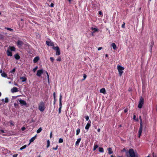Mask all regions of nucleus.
Masks as SVG:
<instances>
[{
	"mask_svg": "<svg viewBox=\"0 0 157 157\" xmlns=\"http://www.w3.org/2000/svg\"><path fill=\"white\" fill-rule=\"evenodd\" d=\"M100 92L101 93H103V94H106V90L105 88H102L100 89Z\"/></svg>",
	"mask_w": 157,
	"mask_h": 157,
	"instance_id": "nucleus-20",
	"label": "nucleus"
},
{
	"mask_svg": "<svg viewBox=\"0 0 157 157\" xmlns=\"http://www.w3.org/2000/svg\"><path fill=\"white\" fill-rule=\"evenodd\" d=\"M91 124H90V123H87L85 127V129L86 130H88Z\"/></svg>",
	"mask_w": 157,
	"mask_h": 157,
	"instance_id": "nucleus-25",
	"label": "nucleus"
},
{
	"mask_svg": "<svg viewBox=\"0 0 157 157\" xmlns=\"http://www.w3.org/2000/svg\"><path fill=\"white\" fill-rule=\"evenodd\" d=\"M61 107H59V114L61 113Z\"/></svg>",
	"mask_w": 157,
	"mask_h": 157,
	"instance_id": "nucleus-44",
	"label": "nucleus"
},
{
	"mask_svg": "<svg viewBox=\"0 0 157 157\" xmlns=\"http://www.w3.org/2000/svg\"><path fill=\"white\" fill-rule=\"evenodd\" d=\"M154 43L153 41H151L149 44L150 47V51L151 53L152 52V48L153 45H154Z\"/></svg>",
	"mask_w": 157,
	"mask_h": 157,
	"instance_id": "nucleus-10",
	"label": "nucleus"
},
{
	"mask_svg": "<svg viewBox=\"0 0 157 157\" xmlns=\"http://www.w3.org/2000/svg\"><path fill=\"white\" fill-rule=\"evenodd\" d=\"M117 157H123V156H117Z\"/></svg>",
	"mask_w": 157,
	"mask_h": 157,
	"instance_id": "nucleus-64",
	"label": "nucleus"
},
{
	"mask_svg": "<svg viewBox=\"0 0 157 157\" xmlns=\"http://www.w3.org/2000/svg\"><path fill=\"white\" fill-rule=\"evenodd\" d=\"M97 131L98 132H99L100 131V129L99 128H98L97 129Z\"/></svg>",
	"mask_w": 157,
	"mask_h": 157,
	"instance_id": "nucleus-57",
	"label": "nucleus"
},
{
	"mask_svg": "<svg viewBox=\"0 0 157 157\" xmlns=\"http://www.w3.org/2000/svg\"><path fill=\"white\" fill-rule=\"evenodd\" d=\"M1 75L3 77L5 78H7L8 79H10V78L7 77V75L4 71H3V72L1 74Z\"/></svg>",
	"mask_w": 157,
	"mask_h": 157,
	"instance_id": "nucleus-13",
	"label": "nucleus"
},
{
	"mask_svg": "<svg viewBox=\"0 0 157 157\" xmlns=\"http://www.w3.org/2000/svg\"><path fill=\"white\" fill-rule=\"evenodd\" d=\"M2 102L3 103H8L9 102L8 98H5V101H4V99H2Z\"/></svg>",
	"mask_w": 157,
	"mask_h": 157,
	"instance_id": "nucleus-21",
	"label": "nucleus"
},
{
	"mask_svg": "<svg viewBox=\"0 0 157 157\" xmlns=\"http://www.w3.org/2000/svg\"><path fill=\"white\" fill-rule=\"evenodd\" d=\"M62 96L61 94L60 95L59 98V107H62Z\"/></svg>",
	"mask_w": 157,
	"mask_h": 157,
	"instance_id": "nucleus-12",
	"label": "nucleus"
},
{
	"mask_svg": "<svg viewBox=\"0 0 157 157\" xmlns=\"http://www.w3.org/2000/svg\"><path fill=\"white\" fill-rule=\"evenodd\" d=\"M46 74L47 75L48 80L49 81V75H48V72H46Z\"/></svg>",
	"mask_w": 157,
	"mask_h": 157,
	"instance_id": "nucleus-46",
	"label": "nucleus"
},
{
	"mask_svg": "<svg viewBox=\"0 0 157 157\" xmlns=\"http://www.w3.org/2000/svg\"><path fill=\"white\" fill-rule=\"evenodd\" d=\"M81 138H78L77 139V141L75 142V145L76 146H78L79 144V142L81 141Z\"/></svg>",
	"mask_w": 157,
	"mask_h": 157,
	"instance_id": "nucleus-16",
	"label": "nucleus"
},
{
	"mask_svg": "<svg viewBox=\"0 0 157 157\" xmlns=\"http://www.w3.org/2000/svg\"><path fill=\"white\" fill-rule=\"evenodd\" d=\"M58 145H57L56 147H53L52 148V149L54 150H56L58 149Z\"/></svg>",
	"mask_w": 157,
	"mask_h": 157,
	"instance_id": "nucleus-42",
	"label": "nucleus"
},
{
	"mask_svg": "<svg viewBox=\"0 0 157 157\" xmlns=\"http://www.w3.org/2000/svg\"><path fill=\"white\" fill-rule=\"evenodd\" d=\"M117 69L119 72V75L121 76L123 72V70L124 69V68L120 65H118Z\"/></svg>",
	"mask_w": 157,
	"mask_h": 157,
	"instance_id": "nucleus-3",
	"label": "nucleus"
},
{
	"mask_svg": "<svg viewBox=\"0 0 157 157\" xmlns=\"http://www.w3.org/2000/svg\"><path fill=\"white\" fill-rule=\"evenodd\" d=\"M80 132V129L79 128H78L76 131V134L77 135H78Z\"/></svg>",
	"mask_w": 157,
	"mask_h": 157,
	"instance_id": "nucleus-29",
	"label": "nucleus"
},
{
	"mask_svg": "<svg viewBox=\"0 0 157 157\" xmlns=\"http://www.w3.org/2000/svg\"><path fill=\"white\" fill-rule=\"evenodd\" d=\"M10 76H13V75L11 74V75H10Z\"/></svg>",
	"mask_w": 157,
	"mask_h": 157,
	"instance_id": "nucleus-60",
	"label": "nucleus"
},
{
	"mask_svg": "<svg viewBox=\"0 0 157 157\" xmlns=\"http://www.w3.org/2000/svg\"><path fill=\"white\" fill-rule=\"evenodd\" d=\"M0 132H1L2 133H5V132H4V130H3L1 129V130H0Z\"/></svg>",
	"mask_w": 157,
	"mask_h": 157,
	"instance_id": "nucleus-53",
	"label": "nucleus"
},
{
	"mask_svg": "<svg viewBox=\"0 0 157 157\" xmlns=\"http://www.w3.org/2000/svg\"><path fill=\"white\" fill-rule=\"evenodd\" d=\"M56 60L57 61H61V59L60 57H59Z\"/></svg>",
	"mask_w": 157,
	"mask_h": 157,
	"instance_id": "nucleus-43",
	"label": "nucleus"
},
{
	"mask_svg": "<svg viewBox=\"0 0 157 157\" xmlns=\"http://www.w3.org/2000/svg\"><path fill=\"white\" fill-rule=\"evenodd\" d=\"M43 71L42 69L39 70L37 71L36 75L40 77L41 75L43 73Z\"/></svg>",
	"mask_w": 157,
	"mask_h": 157,
	"instance_id": "nucleus-9",
	"label": "nucleus"
},
{
	"mask_svg": "<svg viewBox=\"0 0 157 157\" xmlns=\"http://www.w3.org/2000/svg\"><path fill=\"white\" fill-rule=\"evenodd\" d=\"M63 142V140L62 138H59V143H62Z\"/></svg>",
	"mask_w": 157,
	"mask_h": 157,
	"instance_id": "nucleus-36",
	"label": "nucleus"
},
{
	"mask_svg": "<svg viewBox=\"0 0 157 157\" xmlns=\"http://www.w3.org/2000/svg\"><path fill=\"white\" fill-rule=\"evenodd\" d=\"M50 60H51V62L52 63H53V62L54 60V58L53 57H51L50 58Z\"/></svg>",
	"mask_w": 157,
	"mask_h": 157,
	"instance_id": "nucleus-40",
	"label": "nucleus"
},
{
	"mask_svg": "<svg viewBox=\"0 0 157 157\" xmlns=\"http://www.w3.org/2000/svg\"><path fill=\"white\" fill-rule=\"evenodd\" d=\"M54 6V5L53 3H51V4L50 5V6L51 7H53Z\"/></svg>",
	"mask_w": 157,
	"mask_h": 157,
	"instance_id": "nucleus-50",
	"label": "nucleus"
},
{
	"mask_svg": "<svg viewBox=\"0 0 157 157\" xmlns=\"http://www.w3.org/2000/svg\"><path fill=\"white\" fill-rule=\"evenodd\" d=\"M45 103L44 102L41 101L38 105V109L40 111L43 112L45 108Z\"/></svg>",
	"mask_w": 157,
	"mask_h": 157,
	"instance_id": "nucleus-2",
	"label": "nucleus"
},
{
	"mask_svg": "<svg viewBox=\"0 0 157 157\" xmlns=\"http://www.w3.org/2000/svg\"><path fill=\"white\" fill-rule=\"evenodd\" d=\"M136 116L135 115H134L133 116V119L134 120H135L136 119Z\"/></svg>",
	"mask_w": 157,
	"mask_h": 157,
	"instance_id": "nucleus-55",
	"label": "nucleus"
},
{
	"mask_svg": "<svg viewBox=\"0 0 157 157\" xmlns=\"http://www.w3.org/2000/svg\"><path fill=\"white\" fill-rule=\"evenodd\" d=\"M98 147V145H94V148H93V150L94 151L95 150H96V149Z\"/></svg>",
	"mask_w": 157,
	"mask_h": 157,
	"instance_id": "nucleus-31",
	"label": "nucleus"
},
{
	"mask_svg": "<svg viewBox=\"0 0 157 157\" xmlns=\"http://www.w3.org/2000/svg\"><path fill=\"white\" fill-rule=\"evenodd\" d=\"M83 79H82V80H84L86 78L87 76L86 74H83Z\"/></svg>",
	"mask_w": 157,
	"mask_h": 157,
	"instance_id": "nucleus-39",
	"label": "nucleus"
},
{
	"mask_svg": "<svg viewBox=\"0 0 157 157\" xmlns=\"http://www.w3.org/2000/svg\"><path fill=\"white\" fill-rule=\"evenodd\" d=\"M88 123H90V124L91 123V121H90V120H89V121L88 122Z\"/></svg>",
	"mask_w": 157,
	"mask_h": 157,
	"instance_id": "nucleus-59",
	"label": "nucleus"
},
{
	"mask_svg": "<svg viewBox=\"0 0 157 157\" xmlns=\"http://www.w3.org/2000/svg\"><path fill=\"white\" fill-rule=\"evenodd\" d=\"M99 151L101 152H104V149L103 147H100L99 148Z\"/></svg>",
	"mask_w": 157,
	"mask_h": 157,
	"instance_id": "nucleus-28",
	"label": "nucleus"
},
{
	"mask_svg": "<svg viewBox=\"0 0 157 157\" xmlns=\"http://www.w3.org/2000/svg\"><path fill=\"white\" fill-rule=\"evenodd\" d=\"M16 70L15 68H13L12 70H11L10 71L9 74H10L11 73V74H14L16 71Z\"/></svg>",
	"mask_w": 157,
	"mask_h": 157,
	"instance_id": "nucleus-27",
	"label": "nucleus"
},
{
	"mask_svg": "<svg viewBox=\"0 0 157 157\" xmlns=\"http://www.w3.org/2000/svg\"><path fill=\"white\" fill-rule=\"evenodd\" d=\"M121 27L123 28H125V24L124 22L122 24Z\"/></svg>",
	"mask_w": 157,
	"mask_h": 157,
	"instance_id": "nucleus-41",
	"label": "nucleus"
},
{
	"mask_svg": "<svg viewBox=\"0 0 157 157\" xmlns=\"http://www.w3.org/2000/svg\"><path fill=\"white\" fill-rule=\"evenodd\" d=\"M39 59V58L38 56H36L33 59V62L34 63H36L38 62V60Z\"/></svg>",
	"mask_w": 157,
	"mask_h": 157,
	"instance_id": "nucleus-23",
	"label": "nucleus"
},
{
	"mask_svg": "<svg viewBox=\"0 0 157 157\" xmlns=\"http://www.w3.org/2000/svg\"><path fill=\"white\" fill-rule=\"evenodd\" d=\"M16 44L19 48H20L24 44V43L22 41L18 40L16 42Z\"/></svg>",
	"mask_w": 157,
	"mask_h": 157,
	"instance_id": "nucleus-6",
	"label": "nucleus"
},
{
	"mask_svg": "<svg viewBox=\"0 0 157 157\" xmlns=\"http://www.w3.org/2000/svg\"><path fill=\"white\" fill-rule=\"evenodd\" d=\"M18 100H19L20 103L21 105V106L26 105L27 104L26 101H25L24 100H22L21 99H20L19 100L18 99Z\"/></svg>",
	"mask_w": 157,
	"mask_h": 157,
	"instance_id": "nucleus-7",
	"label": "nucleus"
},
{
	"mask_svg": "<svg viewBox=\"0 0 157 157\" xmlns=\"http://www.w3.org/2000/svg\"><path fill=\"white\" fill-rule=\"evenodd\" d=\"M2 70L0 69V73H2Z\"/></svg>",
	"mask_w": 157,
	"mask_h": 157,
	"instance_id": "nucleus-58",
	"label": "nucleus"
},
{
	"mask_svg": "<svg viewBox=\"0 0 157 157\" xmlns=\"http://www.w3.org/2000/svg\"><path fill=\"white\" fill-rule=\"evenodd\" d=\"M128 110L127 109H126L124 110V113H126L128 112Z\"/></svg>",
	"mask_w": 157,
	"mask_h": 157,
	"instance_id": "nucleus-54",
	"label": "nucleus"
},
{
	"mask_svg": "<svg viewBox=\"0 0 157 157\" xmlns=\"http://www.w3.org/2000/svg\"><path fill=\"white\" fill-rule=\"evenodd\" d=\"M8 49L11 51H15L16 50V48L14 46H9Z\"/></svg>",
	"mask_w": 157,
	"mask_h": 157,
	"instance_id": "nucleus-14",
	"label": "nucleus"
},
{
	"mask_svg": "<svg viewBox=\"0 0 157 157\" xmlns=\"http://www.w3.org/2000/svg\"><path fill=\"white\" fill-rule=\"evenodd\" d=\"M42 130V128L41 127H40L37 130L36 132L37 133H39Z\"/></svg>",
	"mask_w": 157,
	"mask_h": 157,
	"instance_id": "nucleus-33",
	"label": "nucleus"
},
{
	"mask_svg": "<svg viewBox=\"0 0 157 157\" xmlns=\"http://www.w3.org/2000/svg\"><path fill=\"white\" fill-rule=\"evenodd\" d=\"M52 132H51L50 134V137L51 138L52 136Z\"/></svg>",
	"mask_w": 157,
	"mask_h": 157,
	"instance_id": "nucleus-56",
	"label": "nucleus"
},
{
	"mask_svg": "<svg viewBox=\"0 0 157 157\" xmlns=\"http://www.w3.org/2000/svg\"><path fill=\"white\" fill-rule=\"evenodd\" d=\"M11 92L13 93L17 92L18 91V89L16 87H13L11 90Z\"/></svg>",
	"mask_w": 157,
	"mask_h": 157,
	"instance_id": "nucleus-11",
	"label": "nucleus"
},
{
	"mask_svg": "<svg viewBox=\"0 0 157 157\" xmlns=\"http://www.w3.org/2000/svg\"><path fill=\"white\" fill-rule=\"evenodd\" d=\"M144 98H142V97H141L140 98V101H139V104L138 105V107L139 108L141 109L142 107L144 105Z\"/></svg>",
	"mask_w": 157,
	"mask_h": 157,
	"instance_id": "nucleus-4",
	"label": "nucleus"
},
{
	"mask_svg": "<svg viewBox=\"0 0 157 157\" xmlns=\"http://www.w3.org/2000/svg\"><path fill=\"white\" fill-rule=\"evenodd\" d=\"M98 13L100 15H102V13L101 11H99L98 12Z\"/></svg>",
	"mask_w": 157,
	"mask_h": 157,
	"instance_id": "nucleus-48",
	"label": "nucleus"
},
{
	"mask_svg": "<svg viewBox=\"0 0 157 157\" xmlns=\"http://www.w3.org/2000/svg\"><path fill=\"white\" fill-rule=\"evenodd\" d=\"M52 48L56 51V55H59L60 54V50L58 46L53 47Z\"/></svg>",
	"mask_w": 157,
	"mask_h": 157,
	"instance_id": "nucleus-5",
	"label": "nucleus"
},
{
	"mask_svg": "<svg viewBox=\"0 0 157 157\" xmlns=\"http://www.w3.org/2000/svg\"><path fill=\"white\" fill-rule=\"evenodd\" d=\"M14 57L17 60H18L20 58V56L18 53H17L15 55H14Z\"/></svg>",
	"mask_w": 157,
	"mask_h": 157,
	"instance_id": "nucleus-18",
	"label": "nucleus"
},
{
	"mask_svg": "<svg viewBox=\"0 0 157 157\" xmlns=\"http://www.w3.org/2000/svg\"><path fill=\"white\" fill-rule=\"evenodd\" d=\"M53 97H54V99H56V94H55V92L53 93Z\"/></svg>",
	"mask_w": 157,
	"mask_h": 157,
	"instance_id": "nucleus-49",
	"label": "nucleus"
},
{
	"mask_svg": "<svg viewBox=\"0 0 157 157\" xmlns=\"http://www.w3.org/2000/svg\"><path fill=\"white\" fill-rule=\"evenodd\" d=\"M111 157H115V156H113V155H111Z\"/></svg>",
	"mask_w": 157,
	"mask_h": 157,
	"instance_id": "nucleus-61",
	"label": "nucleus"
},
{
	"mask_svg": "<svg viewBox=\"0 0 157 157\" xmlns=\"http://www.w3.org/2000/svg\"><path fill=\"white\" fill-rule=\"evenodd\" d=\"M139 118L140 119V127L138 131V137L139 138L140 137L142 131V129L143 128V123L142 122V120L141 118V116H140Z\"/></svg>",
	"mask_w": 157,
	"mask_h": 157,
	"instance_id": "nucleus-1",
	"label": "nucleus"
},
{
	"mask_svg": "<svg viewBox=\"0 0 157 157\" xmlns=\"http://www.w3.org/2000/svg\"><path fill=\"white\" fill-rule=\"evenodd\" d=\"M46 44L48 46H52L53 47H55L54 46V44L53 42H52L50 41H46Z\"/></svg>",
	"mask_w": 157,
	"mask_h": 157,
	"instance_id": "nucleus-8",
	"label": "nucleus"
},
{
	"mask_svg": "<svg viewBox=\"0 0 157 157\" xmlns=\"http://www.w3.org/2000/svg\"><path fill=\"white\" fill-rule=\"evenodd\" d=\"M38 68V67L37 66H36L33 69V71L34 72H35V71Z\"/></svg>",
	"mask_w": 157,
	"mask_h": 157,
	"instance_id": "nucleus-37",
	"label": "nucleus"
},
{
	"mask_svg": "<svg viewBox=\"0 0 157 157\" xmlns=\"http://www.w3.org/2000/svg\"><path fill=\"white\" fill-rule=\"evenodd\" d=\"M21 79H22V82H26L27 81V78L26 77H21L20 78Z\"/></svg>",
	"mask_w": 157,
	"mask_h": 157,
	"instance_id": "nucleus-17",
	"label": "nucleus"
},
{
	"mask_svg": "<svg viewBox=\"0 0 157 157\" xmlns=\"http://www.w3.org/2000/svg\"><path fill=\"white\" fill-rule=\"evenodd\" d=\"M25 129H26L25 128L23 127L21 128V129L22 131H24Z\"/></svg>",
	"mask_w": 157,
	"mask_h": 157,
	"instance_id": "nucleus-47",
	"label": "nucleus"
},
{
	"mask_svg": "<svg viewBox=\"0 0 157 157\" xmlns=\"http://www.w3.org/2000/svg\"><path fill=\"white\" fill-rule=\"evenodd\" d=\"M85 118L86 120L87 121L89 119V117L88 116H85Z\"/></svg>",
	"mask_w": 157,
	"mask_h": 157,
	"instance_id": "nucleus-45",
	"label": "nucleus"
},
{
	"mask_svg": "<svg viewBox=\"0 0 157 157\" xmlns=\"http://www.w3.org/2000/svg\"><path fill=\"white\" fill-rule=\"evenodd\" d=\"M18 155L17 154H14L13 155V157H17Z\"/></svg>",
	"mask_w": 157,
	"mask_h": 157,
	"instance_id": "nucleus-51",
	"label": "nucleus"
},
{
	"mask_svg": "<svg viewBox=\"0 0 157 157\" xmlns=\"http://www.w3.org/2000/svg\"><path fill=\"white\" fill-rule=\"evenodd\" d=\"M7 55L8 56H12V52L9 49L7 51Z\"/></svg>",
	"mask_w": 157,
	"mask_h": 157,
	"instance_id": "nucleus-15",
	"label": "nucleus"
},
{
	"mask_svg": "<svg viewBox=\"0 0 157 157\" xmlns=\"http://www.w3.org/2000/svg\"><path fill=\"white\" fill-rule=\"evenodd\" d=\"M27 147V145H25L23 146H22L20 148V150H22L23 149H25Z\"/></svg>",
	"mask_w": 157,
	"mask_h": 157,
	"instance_id": "nucleus-32",
	"label": "nucleus"
},
{
	"mask_svg": "<svg viewBox=\"0 0 157 157\" xmlns=\"http://www.w3.org/2000/svg\"><path fill=\"white\" fill-rule=\"evenodd\" d=\"M102 48V47H99V48H98V51L100 50H101Z\"/></svg>",
	"mask_w": 157,
	"mask_h": 157,
	"instance_id": "nucleus-52",
	"label": "nucleus"
},
{
	"mask_svg": "<svg viewBox=\"0 0 157 157\" xmlns=\"http://www.w3.org/2000/svg\"><path fill=\"white\" fill-rule=\"evenodd\" d=\"M36 157H41L40 155H39V156H37Z\"/></svg>",
	"mask_w": 157,
	"mask_h": 157,
	"instance_id": "nucleus-62",
	"label": "nucleus"
},
{
	"mask_svg": "<svg viewBox=\"0 0 157 157\" xmlns=\"http://www.w3.org/2000/svg\"><path fill=\"white\" fill-rule=\"evenodd\" d=\"M50 141L48 140L47 141V148H48L49 147V146H50Z\"/></svg>",
	"mask_w": 157,
	"mask_h": 157,
	"instance_id": "nucleus-34",
	"label": "nucleus"
},
{
	"mask_svg": "<svg viewBox=\"0 0 157 157\" xmlns=\"http://www.w3.org/2000/svg\"><path fill=\"white\" fill-rule=\"evenodd\" d=\"M5 29H6L7 30H9L10 31H12L13 30V29H12L11 28H8V27H5Z\"/></svg>",
	"mask_w": 157,
	"mask_h": 157,
	"instance_id": "nucleus-35",
	"label": "nucleus"
},
{
	"mask_svg": "<svg viewBox=\"0 0 157 157\" xmlns=\"http://www.w3.org/2000/svg\"><path fill=\"white\" fill-rule=\"evenodd\" d=\"M36 135H35L32 138L29 140L30 143H31L33 142L36 139Z\"/></svg>",
	"mask_w": 157,
	"mask_h": 157,
	"instance_id": "nucleus-22",
	"label": "nucleus"
},
{
	"mask_svg": "<svg viewBox=\"0 0 157 157\" xmlns=\"http://www.w3.org/2000/svg\"><path fill=\"white\" fill-rule=\"evenodd\" d=\"M10 125L12 126H14V123L13 121H10Z\"/></svg>",
	"mask_w": 157,
	"mask_h": 157,
	"instance_id": "nucleus-30",
	"label": "nucleus"
},
{
	"mask_svg": "<svg viewBox=\"0 0 157 157\" xmlns=\"http://www.w3.org/2000/svg\"><path fill=\"white\" fill-rule=\"evenodd\" d=\"M14 107L16 108H17L19 107V105L16 103H14Z\"/></svg>",
	"mask_w": 157,
	"mask_h": 157,
	"instance_id": "nucleus-38",
	"label": "nucleus"
},
{
	"mask_svg": "<svg viewBox=\"0 0 157 157\" xmlns=\"http://www.w3.org/2000/svg\"><path fill=\"white\" fill-rule=\"evenodd\" d=\"M108 54H106L105 55V56H106V57H108Z\"/></svg>",
	"mask_w": 157,
	"mask_h": 157,
	"instance_id": "nucleus-63",
	"label": "nucleus"
},
{
	"mask_svg": "<svg viewBox=\"0 0 157 157\" xmlns=\"http://www.w3.org/2000/svg\"><path fill=\"white\" fill-rule=\"evenodd\" d=\"M111 45L112 46L113 48L114 49L116 50L117 49V46L114 43H113Z\"/></svg>",
	"mask_w": 157,
	"mask_h": 157,
	"instance_id": "nucleus-26",
	"label": "nucleus"
},
{
	"mask_svg": "<svg viewBox=\"0 0 157 157\" xmlns=\"http://www.w3.org/2000/svg\"><path fill=\"white\" fill-rule=\"evenodd\" d=\"M91 29L92 31H94L93 32V33H94L96 32H97L98 30V29L93 27H91Z\"/></svg>",
	"mask_w": 157,
	"mask_h": 157,
	"instance_id": "nucleus-24",
	"label": "nucleus"
},
{
	"mask_svg": "<svg viewBox=\"0 0 157 157\" xmlns=\"http://www.w3.org/2000/svg\"><path fill=\"white\" fill-rule=\"evenodd\" d=\"M108 153L109 155H110L113 153V151L111 147H109L108 148Z\"/></svg>",
	"mask_w": 157,
	"mask_h": 157,
	"instance_id": "nucleus-19",
	"label": "nucleus"
}]
</instances>
